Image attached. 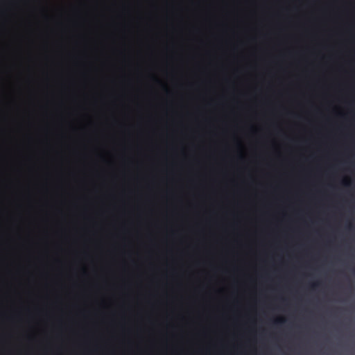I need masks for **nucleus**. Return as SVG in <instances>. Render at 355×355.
<instances>
[{
  "mask_svg": "<svg viewBox=\"0 0 355 355\" xmlns=\"http://www.w3.org/2000/svg\"><path fill=\"white\" fill-rule=\"evenodd\" d=\"M286 322V320L283 318H279L275 320V323L277 324H283Z\"/></svg>",
  "mask_w": 355,
  "mask_h": 355,
  "instance_id": "f257e3e1",
  "label": "nucleus"
},
{
  "mask_svg": "<svg viewBox=\"0 0 355 355\" xmlns=\"http://www.w3.org/2000/svg\"><path fill=\"white\" fill-rule=\"evenodd\" d=\"M319 285V282H315V283H313L311 284V287L312 288H315L316 286H318Z\"/></svg>",
  "mask_w": 355,
  "mask_h": 355,
  "instance_id": "f03ea898",
  "label": "nucleus"
},
{
  "mask_svg": "<svg viewBox=\"0 0 355 355\" xmlns=\"http://www.w3.org/2000/svg\"><path fill=\"white\" fill-rule=\"evenodd\" d=\"M236 355H242L241 352L237 353Z\"/></svg>",
  "mask_w": 355,
  "mask_h": 355,
  "instance_id": "7ed1b4c3",
  "label": "nucleus"
},
{
  "mask_svg": "<svg viewBox=\"0 0 355 355\" xmlns=\"http://www.w3.org/2000/svg\"><path fill=\"white\" fill-rule=\"evenodd\" d=\"M353 273H354V275H355V268H354V269H353Z\"/></svg>",
  "mask_w": 355,
  "mask_h": 355,
  "instance_id": "20e7f679",
  "label": "nucleus"
}]
</instances>
